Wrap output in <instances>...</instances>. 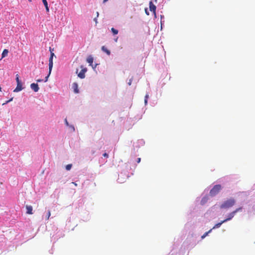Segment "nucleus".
Here are the masks:
<instances>
[{
  "instance_id": "f257e3e1",
  "label": "nucleus",
  "mask_w": 255,
  "mask_h": 255,
  "mask_svg": "<svg viewBox=\"0 0 255 255\" xmlns=\"http://www.w3.org/2000/svg\"><path fill=\"white\" fill-rule=\"evenodd\" d=\"M236 200L234 198H230L225 201L221 205V209H229L235 205Z\"/></svg>"
},
{
  "instance_id": "f03ea898",
  "label": "nucleus",
  "mask_w": 255,
  "mask_h": 255,
  "mask_svg": "<svg viewBox=\"0 0 255 255\" xmlns=\"http://www.w3.org/2000/svg\"><path fill=\"white\" fill-rule=\"evenodd\" d=\"M222 189V186L220 184L215 185L210 190L209 194L211 196L214 197L218 194Z\"/></svg>"
},
{
  "instance_id": "7ed1b4c3",
  "label": "nucleus",
  "mask_w": 255,
  "mask_h": 255,
  "mask_svg": "<svg viewBox=\"0 0 255 255\" xmlns=\"http://www.w3.org/2000/svg\"><path fill=\"white\" fill-rule=\"evenodd\" d=\"M81 70L79 73H78V69L76 70V73L78 74V76L81 79H84L85 77V73L87 71L86 68L84 67L83 66H81Z\"/></svg>"
},
{
  "instance_id": "20e7f679",
  "label": "nucleus",
  "mask_w": 255,
  "mask_h": 255,
  "mask_svg": "<svg viewBox=\"0 0 255 255\" xmlns=\"http://www.w3.org/2000/svg\"><path fill=\"white\" fill-rule=\"evenodd\" d=\"M23 88L22 87L21 82L17 83V86L16 88L13 90L14 92H18L22 90Z\"/></svg>"
},
{
  "instance_id": "39448f33",
  "label": "nucleus",
  "mask_w": 255,
  "mask_h": 255,
  "mask_svg": "<svg viewBox=\"0 0 255 255\" xmlns=\"http://www.w3.org/2000/svg\"><path fill=\"white\" fill-rule=\"evenodd\" d=\"M30 88L35 92H37L38 91L39 88L37 84L32 83L30 85Z\"/></svg>"
},
{
  "instance_id": "423d86ee",
  "label": "nucleus",
  "mask_w": 255,
  "mask_h": 255,
  "mask_svg": "<svg viewBox=\"0 0 255 255\" xmlns=\"http://www.w3.org/2000/svg\"><path fill=\"white\" fill-rule=\"evenodd\" d=\"M149 9L151 11H152L155 14L156 6L151 1L149 2Z\"/></svg>"
},
{
  "instance_id": "0eeeda50",
  "label": "nucleus",
  "mask_w": 255,
  "mask_h": 255,
  "mask_svg": "<svg viewBox=\"0 0 255 255\" xmlns=\"http://www.w3.org/2000/svg\"><path fill=\"white\" fill-rule=\"evenodd\" d=\"M53 57H50L49 59V74H51V71H52V67H53Z\"/></svg>"
},
{
  "instance_id": "6e6552de",
  "label": "nucleus",
  "mask_w": 255,
  "mask_h": 255,
  "mask_svg": "<svg viewBox=\"0 0 255 255\" xmlns=\"http://www.w3.org/2000/svg\"><path fill=\"white\" fill-rule=\"evenodd\" d=\"M235 214L236 213L234 211L230 213V214H228V218L224 220V221L226 222H227L228 221L231 220L234 217Z\"/></svg>"
},
{
  "instance_id": "1a4fd4ad",
  "label": "nucleus",
  "mask_w": 255,
  "mask_h": 255,
  "mask_svg": "<svg viewBox=\"0 0 255 255\" xmlns=\"http://www.w3.org/2000/svg\"><path fill=\"white\" fill-rule=\"evenodd\" d=\"M26 214L31 215L33 214L32 212V207L30 205H26Z\"/></svg>"
},
{
  "instance_id": "9d476101",
  "label": "nucleus",
  "mask_w": 255,
  "mask_h": 255,
  "mask_svg": "<svg viewBox=\"0 0 255 255\" xmlns=\"http://www.w3.org/2000/svg\"><path fill=\"white\" fill-rule=\"evenodd\" d=\"M72 88L74 90V92L75 93H79V90H78V85L77 83H74L72 84Z\"/></svg>"
},
{
  "instance_id": "9b49d317",
  "label": "nucleus",
  "mask_w": 255,
  "mask_h": 255,
  "mask_svg": "<svg viewBox=\"0 0 255 255\" xmlns=\"http://www.w3.org/2000/svg\"><path fill=\"white\" fill-rule=\"evenodd\" d=\"M208 200V197L207 196H206L202 198L201 201V204L203 205L205 204H206Z\"/></svg>"
},
{
  "instance_id": "f8f14e48",
  "label": "nucleus",
  "mask_w": 255,
  "mask_h": 255,
  "mask_svg": "<svg viewBox=\"0 0 255 255\" xmlns=\"http://www.w3.org/2000/svg\"><path fill=\"white\" fill-rule=\"evenodd\" d=\"M42 1L45 6L46 12H48L49 11V7L48 5V2L47 1V0H42Z\"/></svg>"
},
{
  "instance_id": "ddd939ff",
  "label": "nucleus",
  "mask_w": 255,
  "mask_h": 255,
  "mask_svg": "<svg viewBox=\"0 0 255 255\" xmlns=\"http://www.w3.org/2000/svg\"><path fill=\"white\" fill-rule=\"evenodd\" d=\"M102 50L105 53L107 54V55H110L111 54V52L109 50H108L105 46H103L102 47Z\"/></svg>"
},
{
  "instance_id": "4468645a",
  "label": "nucleus",
  "mask_w": 255,
  "mask_h": 255,
  "mask_svg": "<svg viewBox=\"0 0 255 255\" xmlns=\"http://www.w3.org/2000/svg\"><path fill=\"white\" fill-rule=\"evenodd\" d=\"M87 62L90 64V65L93 63V58L91 56H89L87 58Z\"/></svg>"
},
{
  "instance_id": "2eb2a0df",
  "label": "nucleus",
  "mask_w": 255,
  "mask_h": 255,
  "mask_svg": "<svg viewBox=\"0 0 255 255\" xmlns=\"http://www.w3.org/2000/svg\"><path fill=\"white\" fill-rule=\"evenodd\" d=\"M225 222L224 221V220H223V221H221V222L217 223V224H216L214 226V227L213 228V229L219 228L221 226V225Z\"/></svg>"
},
{
  "instance_id": "dca6fc26",
  "label": "nucleus",
  "mask_w": 255,
  "mask_h": 255,
  "mask_svg": "<svg viewBox=\"0 0 255 255\" xmlns=\"http://www.w3.org/2000/svg\"><path fill=\"white\" fill-rule=\"evenodd\" d=\"M8 52V50L4 49L2 53V58H3V57H5L6 56H7Z\"/></svg>"
},
{
  "instance_id": "f3484780",
  "label": "nucleus",
  "mask_w": 255,
  "mask_h": 255,
  "mask_svg": "<svg viewBox=\"0 0 255 255\" xmlns=\"http://www.w3.org/2000/svg\"><path fill=\"white\" fill-rule=\"evenodd\" d=\"M212 231V229L210 230L209 231L205 233L201 237V238L203 239H204V238H205L209 233H210Z\"/></svg>"
},
{
  "instance_id": "a211bd4d",
  "label": "nucleus",
  "mask_w": 255,
  "mask_h": 255,
  "mask_svg": "<svg viewBox=\"0 0 255 255\" xmlns=\"http://www.w3.org/2000/svg\"><path fill=\"white\" fill-rule=\"evenodd\" d=\"M111 31L114 35L117 34L118 33V30L113 27L111 28Z\"/></svg>"
},
{
  "instance_id": "6ab92c4d",
  "label": "nucleus",
  "mask_w": 255,
  "mask_h": 255,
  "mask_svg": "<svg viewBox=\"0 0 255 255\" xmlns=\"http://www.w3.org/2000/svg\"><path fill=\"white\" fill-rule=\"evenodd\" d=\"M72 167V164H67L66 166V169L67 170H69L71 169Z\"/></svg>"
},
{
  "instance_id": "aec40b11",
  "label": "nucleus",
  "mask_w": 255,
  "mask_h": 255,
  "mask_svg": "<svg viewBox=\"0 0 255 255\" xmlns=\"http://www.w3.org/2000/svg\"><path fill=\"white\" fill-rule=\"evenodd\" d=\"M51 216V212L50 210H48L46 215V220H48Z\"/></svg>"
},
{
  "instance_id": "412c9836",
  "label": "nucleus",
  "mask_w": 255,
  "mask_h": 255,
  "mask_svg": "<svg viewBox=\"0 0 255 255\" xmlns=\"http://www.w3.org/2000/svg\"><path fill=\"white\" fill-rule=\"evenodd\" d=\"M242 210V207H239L238 208H237L234 211V212L236 214L237 212L241 211Z\"/></svg>"
},
{
  "instance_id": "4be33fe9",
  "label": "nucleus",
  "mask_w": 255,
  "mask_h": 255,
  "mask_svg": "<svg viewBox=\"0 0 255 255\" xmlns=\"http://www.w3.org/2000/svg\"><path fill=\"white\" fill-rule=\"evenodd\" d=\"M148 98V94H146L145 96V98H144V103H145V104L146 105L147 103V99Z\"/></svg>"
},
{
  "instance_id": "5701e85b",
  "label": "nucleus",
  "mask_w": 255,
  "mask_h": 255,
  "mask_svg": "<svg viewBox=\"0 0 255 255\" xmlns=\"http://www.w3.org/2000/svg\"><path fill=\"white\" fill-rule=\"evenodd\" d=\"M16 83L21 82V81H20V80L19 79V75L18 74H17L16 75Z\"/></svg>"
},
{
  "instance_id": "b1692460",
  "label": "nucleus",
  "mask_w": 255,
  "mask_h": 255,
  "mask_svg": "<svg viewBox=\"0 0 255 255\" xmlns=\"http://www.w3.org/2000/svg\"><path fill=\"white\" fill-rule=\"evenodd\" d=\"M50 57H53L54 56V53L52 52L51 50V48H50Z\"/></svg>"
},
{
  "instance_id": "393cba45",
  "label": "nucleus",
  "mask_w": 255,
  "mask_h": 255,
  "mask_svg": "<svg viewBox=\"0 0 255 255\" xmlns=\"http://www.w3.org/2000/svg\"><path fill=\"white\" fill-rule=\"evenodd\" d=\"M50 74L49 73H48V75L45 78L44 82H46L47 81L49 76H50Z\"/></svg>"
},
{
  "instance_id": "a878e982",
  "label": "nucleus",
  "mask_w": 255,
  "mask_h": 255,
  "mask_svg": "<svg viewBox=\"0 0 255 255\" xmlns=\"http://www.w3.org/2000/svg\"><path fill=\"white\" fill-rule=\"evenodd\" d=\"M132 81V78L130 79L129 80V82H128V85L129 86L131 85Z\"/></svg>"
},
{
  "instance_id": "bb28decb",
  "label": "nucleus",
  "mask_w": 255,
  "mask_h": 255,
  "mask_svg": "<svg viewBox=\"0 0 255 255\" xmlns=\"http://www.w3.org/2000/svg\"><path fill=\"white\" fill-rule=\"evenodd\" d=\"M103 156L105 157H107L108 158V154L107 153H104L103 154Z\"/></svg>"
},
{
  "instance_id": "cd10ccee",
  "label": "nucleus",
  "mask_w": 255,
  "mask_h": 255,
  "mask_svg": "<svg viewBox=\"0 0 255 255\" xmlns=\"http://www.w3.org/2000/svg\"><path fill=\"white\" fill-rule=\"evenodd\" d=\"M64 121H65V124H66L67 126H69V124H68V121H67V119H65Z\"/></svg>"
},
{
  "instance_id": "c85d7f7f",
  "label": "nucleus",
  "mask_w": 255,
  "mask_h": 255,
  "mask_svg": "<svg viewBox=\"0 0 255 255\" xmlns=\"http://www.w3.org/2000/svg\"><path fill=\"white\" fill-rule=\"evenodd\" d=\"M145 13H146V14L147 15H148L149 14V12H148V11H147V8H145Z\"/></svg>"
},
{
  "instance_id": "c756f323",
  "label": "nucleus",
  "mask_w": 255,
  "mask_h": 255,
  "mask_svg": "<svg viewBox=\"0 0 255 255\" xmlns=\"http://www.w3.org/2000/svg\"><path fill=\"white\" fill-rule=\"evenodd\" d=\"M42 81H43V80H42V79H37V80H36V82H42Z\"/></svg>"
},
{
  "instance_id": "7c9ffc66",
  "label": "nucleus",
  "mask_w": 255,
  "mask_h": 255,
  "mask_svg": "<svg viewBox=\"0 0 255 255\" xmlns=\"http://www.w3.org/2000/svg\"><path fill=\"white\" fill-rule=\"evenodd\" d=\"M140 160H141V158H138L137 159V163H139L140 162Z\"/></svg>"
},
{
  "instance_id": "2f4dec72",
  "label": "nucleus",
  "mask_w": 255,
  "mask_h": 255,
  "mask_svg": "<svg viewBox=\"0 0 255 255\" xmlns=\"http://www.w3.org/2000/svg\"><path fill=\"white\" fill-rule=\"evenodd\" d=\"M94 20L95 21L96 23H97L98 21H97V17L94 18Z\"/></svg>"
},
{
  "instance_id": "473e14b6",
  "label": "nucleus",
  "mask_w": 255,
  "mask_h": 255,
  "mask_svg": "<svg viewBox=\"0 0 255 255\" xmlns=\"http://www.w3.org/2000/svg\"><path fill=\"white\" fill-rule=\"evenodd\" d=\"M8 103H9L8 101H6L5 103L2 104V105H5V104H7Z\"/></svg>"
},
{
  "instance_id": "72a5a7b5",
  "label": "nucleus",
  "mask_w": 255,
  "mask_h": 255,
  "mask_svg": "<svg viewBox=\"0 0 255 255\" xmlns=\"http://www.w3.org/2000/svg\"><path fill=\"white\" fill-rule=\"evenodd\" d=\"M12 100H13V98H11V99H9V100H8V102H10L12 101Z\"/></svg>"
},
{
  "instance_id": "f704fd0d",
  "label": "nucleus",
  "mask_w": 255,
  "mask_h": 255,
  "mask_svg": "<svg viewBox=\"0 0 255 255\" xmlns=\"http://www.w3.org/2000/svg\"><path fill=\"white\" fill-rule=\"evenodd\" d=\"M96 15H97V17H98L99 16V13L98 12H97Z\"/></svg>"
},
{
  "instance_id": "c9c22d12",
  "label": "nucleus",
  "mask_w": 255,
  "mask_h": 255,
  "mask_svg": "<svg viewBox=\"0 0 255 255\" xmlns=\"http://www.w3.org/2000/svg\"><path fill=\"white\" fill-rule=\"evenodd\" d=\"M75 186H77V184L75 182H72Z\"/></svg>"
},
{
  "instance_id": "e433bc0d",
  "label": "nucleus",
  "mask_w": 255,
  "mask_h": 255,
  "mask_svg": "<svg viewBox=\"0 0 255 255\" xmlns=\"http://www.w3.org/2000/svg\"><path fill=\"white\" fill-rule=\"evenodd\" d=\"M71 127L73 128L74 130H75L74 127L73 126H71Z\"/></svg>"
},
{
  "instance_id": "4c0bfd02",
  "label": "nucleus",
  "mask_w": 255,
  "mask_h": 255,
  "mask_svg": "<svg viewBox=\"0 0 255 255\" xmlns=\"http://www.w3.org/2000/svg\"><path fill=\"white\" fill-rule=\"evenodd\" d=\"M108 0H103V2H107Z\"/></svg>"
},
{
  "instance_id": "58836bf2",
  "label": "nucleus",
  "mask_w": 255,
  "mask_h": 255,
  "mask_svg": "<svg viewBox=\"0 0 255 255\" xmlns=\"http://www.w3.org/2000/svg\"><path fill=\"white\" fill-rule=\"evenodd\" d=\"M29 2H31L32 0H28Z\"/></svg>"
},
{
  "instance_id": "ea45409f",
  "label": "nucleus",
  "mask_w": 255,
  "mask_h": 255,
  "mask_svg": "<svg viewBox=\"0 0 255 255\" xmlns=\"http://www.w3.org/2000/svg\"><path fill=\"white\" fill-rule=\"evenodd\" d=\"M1 87H0V91H1Z\"/></svg>"
},
{
  "instance_id": "a19ab883",
  "label": "nucleus",
  "mask_w": 255,
  "mask_h": 255,
  "mask_svg": "<svg viewBox=\"0 0 255 255\" xmlns=\"http://www.w3.org/2000/svg\"><path fill=\"white\" fill-rule=\"evenodd\" d=\"M117 39H118V38L116 39H115V41H117Z\"/></svg>"
},
{
  "instance_id": "79ce46f5",
  "label": "nucleus",
  "mask_w": 255,
  "mask_h": 255,
  "mask_svg": "<svg viewBox=\"0 0 255 255\" xmlns=\"http://www.w3.org/2000/svg\"><path fill=\"white\" fill-rule=\"evenodd\" d=\"M155 1H156L157 0H155Z\"/></svg>"
}]
</instances>
